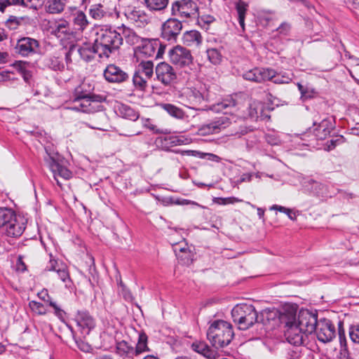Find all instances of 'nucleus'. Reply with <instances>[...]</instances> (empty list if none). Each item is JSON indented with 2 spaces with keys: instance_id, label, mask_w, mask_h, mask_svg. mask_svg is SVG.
Masks as SVG:
<instances>
[{
  "instance_id": "f257e3e1",
  "label": "nucleus",
  "mask_w": 359,
  "mask_h": 359,
  "mask_svg": "<svg viewBox=\"0 0 359 359\" xmlns=\"http://www.w3.org/2000/svg\"><path fill=\"white\" fill-rule=\"evenodd\" d=\"M236 107V101L232 97H227L222 102L212 105L210 108L211 110L217 113L222 112L224 115L215 118L208 123L202 125L198 128V134L203 136L216 134L229 127L231 123V121L227 114L234 113Z\"/></svg>"
},
{
  "instance_id": "f03ea898",
  "label": "nucleus",
  "mask_w": 359,
  "mask_h": 359,
  "mask_svg": "<svg viewBox=\"0 0 359 359\" xmlns=\"http://www.w3.org/2000/svg\"><path fill=\"white\" fill-rule=\"evenodd\" d=\"M234 337L231 324L223 320L212 321L207 331V337L215 348L228 346Z\"/></svg>"
},
{
  "instance_id": "7ed1b4c3",
  "label": "nucleus",
  "mask_w": 359,
  "mask_h": 359,
  "mask_svg": "<svg viewBox=\"0 0 359 359\" xmlns=\"http://www.w3.org/2000/svg\"><path fill=\"white\" fill-rule=\"evenodd\" d=\"M95 41L101 49L102 55L109 57L110 54L120 48L123 43V37L116 29L109 27L101 29L97 33Z\"/></svg>"
},
{
  "instance_id": "20e7f679",
  "label": "nucleus",
  "mask_w": 359,
  "mask_h": 359,
  "mask_svg": "<svg viewBox=\"0 0 359 359\" xmlns=\"http://www.w3.org/2000/svg\"><path fill=\"white\" fill-rule=\"evenodd\" d=\"M231 317L239 330H247L257 323L258 315L254 306L241 304L232 309Z\"/></svg>"
},
{
  "instance_id": "39448f33",
  "label": "nucleus",
  "mask_w": 359,
  "mask_h": 359,
  "mask_svg": "<svg viewBox=\"0 0 359 359\" xmlns=\"http://www.w3.org/2000/svg\"><path fill=\"white\" fill-rule=\"evenodd\" d=\"M313 135L312 139L309 140L308 137L311 136L309 132H306L301 135L300 140L302 145L310 146L311 141L313 139L323 140L330 135L331 132L334 129V120L332 116H327L323 118L320 122H313Z\"/></svg>"
},
{
  "instance_id": "423d86ee",
  "label": "nucleus",
  "mask_w": 359,
  "mask_h": 359,
  "mask_svg": "<svg viewBox=\"0 0 359 359\" xmlns=\"http://www.w3.org/2000/svg\"><path fill=\"white\" fill-rule=\"evenodd\" d=\"M102 97L90 93H81L73 100L67 108L76 111L94 113L100 110Z\"/></svg>"
},
{
  "instance_id": "0eeeda50",
  "label": "nucleus",
  "mask_w": 359,
  "mask_h": 359,
  "mask_svg": "<svg viewBox=\"0 0 359 359\" xmlns=\"http://www.w3.org/2000/svg\"><path fill=\"white\" fill-rule=\"evenodd\" d=\"M208 100V94L205 90L201 91L196 88H187L182 95V104L195 110L205 109Z\"/></svg>"
},
{
  "instance_id": "6e6552de",
  "label": "nucleus",
  "mask_w": 359,
  "mask_h": 359,
  "mask_svg": "<svg viewBox=\"0 0 359 359\" xmlns=\"http://www.w3.org/2000/svg\"><path fill=\"white\" fill-rule=\"evenodd\" d=\"M47 156L44 157L45 161L48 163L51 172L53 174L54 180L57 184L61 187V183L57 177H61L65 180H69L72 177V172L66 167L61 165L59 162V154L55 152L49 147H45Z\"/></svg>"
},
{
  "instance_id": "1a4fd4ad",
  "label": "nucleus",
  "mask_w": 359,
  "mask_h": 359,
  "mask_svg": "<svg viewBox=\"0 0 359 359\" xmlns=\"http://www.w3.org/2000/svg\"><path fill=\"white\" fill-rule=\"evenodd\" d=\"M171 14L181 19L195 18L198 15V7L193 0H177L172 3Z\"/></svg>"
},
{
  "instance_id": "9d476101",
  "label": "nucleus",
  "mask_w": 359,
  "mask_h": 359,
  "mask_svg": "<svg viewBox=\"0 0 359 359\" xmlns=\"http://www.w3.org/2000/svg\"><path fill=\"white\" fill-rule=\"evenodd\" d=\"M15 53L21 57H29L41 53V46L38 40L23 36L18 39L14 47Z\"/></svg>"
},
{
  "instance_id": "9b49d317",
  "label": "nucleus",
  "mask_w": 359,
  "mask_h": 359,
  "mask_svg": "<svg viewBox=\"0 0 359 359\" xmlns=\"http://www.w3.org/2000/svg\"><path fill=\"white\" fill-rule=\"evenodd\" d=\"M168 55L170 61L179 67H189L193 63L194 58L191 51L181 46L178 45L170 49Z\"/></svg>"
},
{
  "instance_id": "f8f14e48",
  "label": "nucleus",
  "mask_w": 359,
  "mask_h": 359,
  "mask_svg": "<svg viewBox=\"0 0 359 359\" xmlns=\"http://www.w3.org/2000/svg\"><path fill=\"white\" fill-rule=\"evenodd\" d=\"M165 46H162L158 39H143L136 47L135 52L144 57H159L163 53Z\"/></svg>"
},
{
  "instance_id": "ddd939ff",
  "label": "nucleus",
  "mask_w": 359,
  "mask_h": 359,
  "mask_svg": "<svg viewBox=\"0 0 359 359\" xmlns=\"http://www.w3.org/2000/svg\"><path fill=\"white\" fill-rule=\"evenodd\" d=\"M126 18L136 27H144L151 21V17L143 9L136 6H128L124 10Z\"/></svg>"
},
{
  "instance_id": "4468645a",
  "label": "nucleus",
  "mask_w": 359,
  "mask_h": 359,
  "mask_svg": "<svg viewBox=\"0 0 359 359\" xmlns=\"http://www.w3.org/2000/svg\"><path fill=\"white\" fill-rule=\"evenodd\" d=\"M182 29V22L177 18H169L161 27V38L170 43L175 42Z\"/></svg>"
},
{
  "instance_id": "2eb2a0df",
  "label": "nucleus",
  "mask_w": 359,
  "mask_h": 359,
  "mask_svg": "<svg viewBox=\"0 0 359 359\" xmlns=\"http://www.w3.org/2000/svg\"><path fill=\"white\" fill-rule=\"evenodd\" d=\"M315 332L319 341L326 343L332 340L335 337V327L332 321L327 318L318 320Z\"/></svg>"
},
{
  "instance_id": "dca6fc26",
  "label": "nucleus",
  "mask_w": 359,
  "mask_h": 359,
  "mask_svg": "<svg viewBox=\"0 0 359 359\" xmlns=\"http://www.w3.org/2000/svg\"><path fill=\"white\" fill-rule=\"evenodd\" d=\"M155 73L156 79L165 86L170 85L177 79V74L173 67L165 62L157 65Z\"/></svg>"
},
{
  "instance_id": "f3484780",
  "label": "nucleus",
  "mask_w": 359,
  "mask_h": 359,
  "mask_svg": "<svg viewBox=\"0 0 359 359\" xmlns=\"http://www.w3.org/2000/svg\"><path fill=\"white\" fill-rule=\"evenodd\" d=\"M317 316L308 310L301 311L298 315V326L306 334L314 332L318 324Z\"/></svg>"
},
{
  "instance_id": "a211bd4d",
  "label": "nucleus",
  "mask_w": 359,
  "mask_h": 359,
  "mask_svg": "<svg viewBox=\"0 0 359 359\" xmlns=\"http://www.w3.org/2000/svg\"><path fill=\"white\" fill-rule=\"evenodd\" d=\"M74 320L80 329L81 334L84 337L89 334L90 331L95 327V320L88 311H78L75 315Z\"/></svg>"
},
{
  "instance_id": "6ab92c4d",
  "label": "nucleus",
  "mask_w": 359,
  "mask_h": 359,
  "mask_svg": "<svg viewBox=\"0 0 359 359\" xmlns=\"http://www.w3.org/2000/svg\"><path fill=\"white\" fill-rule=\"evenodd\" d=\"M25 229V222L23 218L17 217L16 214L13 218L11 219L2 228V233L11 238L20 237Z\"/></svg>"
},
{
  "instance_id": "aec40b11",
  "label": "nucleus",
  "mask_w": 359,
  "mask_h": 359,
  "mask_svg": "<svg viewBox=\"0 0 359 359\" xmlns=\"http://www.w3.org/2000/svg\"><path fill=\"white\" fill-rule=\"evenodd\" d=\"M103 76L107 82L112 83H123L129 78L128 74L125 71L113 64L107 66L103 72Z\"/></svg>"
},
{
  "instance_id": "412c9836",
  "label": "nucleus",
  "mask_w": 359,
  "mask_h": 359,
  "mask_svg": "<svg viewBox=\"0 0 359 359\" xmlns=\"http://www.w3.org/2000/svg\"><path fill=\"white\" fill-rule=\"evenodd\" d=\"M286 327L285 337L288 343L294 346H300L303 344L304 335L306 333L295 323H287Z\"/></svg>"
},
{
  "instance_id": "4be33fe9",
  "label": "nucleus",
  "mask_w": 359,
  "mask_h": 359,
  "mask_svg": "<svg viewBox=\"0 0 359 359\" xmlns=\"http://www.w3.org/2000/svg\"><path fill=\"white\" fill-rule=\"evenodd\" d=\"M76 52L80 55L81 57L86 61L93 60L95 55H97L100 58L104 57L102 55L100 48L97 46V43L95 41L94 44L84 43L79 48L76 47Z\"/></svg>"
},
{
  "instance_id": "5701e85b",
  "label": "nucleus",
  "mask_w": 359,
  "mask_h": 359,
  "mask_svg": "<svg viewBox=\"0 0 359 359\" xmlns=\"http://www.w3.org/2000/svg\"><path fill=\"white\" fill-rule=\"evenodd\" d=\"M45 270L49 271H55L57 273L60 279L66 284L67 282H71L67 265L62 262H59L58 260L52 259L51 255L50 259Z\"/></svg>"
},
{
  "instance_id": "b1692460",
  "label": "nucleus",
  "mask_w": 359,
  "mask_h": 359,
  "mask_svg": "<svg viewBox=\"0 0 359 359\" xmlns=\"http://www.w3.org/2000/svg\"><path fill=\"white\" fill-rule=\"evenodd\" d=\"M271 68H254L243 74L244 79L257 83H262L270 78Z\"/></svg>"
},
{
  "instance_id": "393cba45",
  "label": "nucleus",
  "mask_w": 359,
  "mask_h": 359,
  "mask_svg": "<svg viewBox=\"0 0 359 359\" xmlns=\"http://www.w3.org/2000/svg\"><path fill=\"white\" fill-rule=\"evenodd\" d=\"M248 116L255 121L269 119L270 116L267 114L265 105L259 101H252L248 109Z\"/></svg>"
},
{
  "instance_id": "a878e982",
  "label": "nucleus",
  "mask_w": 359,
  "mask_h": 359,
  "mask_svg": "<svg viewBox=\"0 0 359 359\" xmlns=\"http://www.w3.org/2000/svg\"><path fill=\"white\" fill-rule=\"evenodd\" d=\"M189 140L183 136H163L157 139L158 146L163 150L168 151L172 147L185 144Z\"/></svg>"
},
{
  "instance_id": "bb28decb",
  "label": "nucleus",
  "mask_w": 359,
  "mask_h": 359,
  "mask_svg": "<svg viewBox=\"0 0 359 359\" xmlns=\"http://www.w3.org/2000/svg\"><path fill=\"white\" fill-rule=\"evenodd\" d=\"M115 112L119 116L135 121L139 118V114L130 106L123 104L118 103L115 106Z\"/></svg>"
},
{
  "instance_id": "cd10ccee",
  "label": "nucleus",
  "mask_w": 359,
  "mask_h": 359,
  "mask_svg": "<svg viewBox=\"0 0 359 359\" xmlns=\"http://www.w3.org/2000/svg\"><path fill=\"white\" fill-rule=\"evenodd\" d=\"M191 349L203 355L204 358L208 359H215L217 356V352L211 348L204 341H195L192 343L191 346Z\"/></svg>"
},
{
  "instance_id": "c85d7f7f",
  "label": "nucleus",
  "mask_w": 359,
  "mask_h": 359,
  "mask_svg": "<svg viewBox=\"0 0 359 359\" xmlns=\"http://www.w3.org/2000/svg\"><path fill=\"white\" fill-rule=\"evenodd\" d=\"M302 187L306 192L313 196H320L324 194L325 186L312 179H304L302 182Z\"/></svg>"
},
{
  "instance_id": "c756f323",
  "label": "nucleus",
  "mask_w": 359,
  "mask_h": 359,
  "mask_svg": "<svg viewBox=\"0 0 359 359\" xmlns=\"http://www.w3.org/2000/svg\"><path fill=\"white\" fill-rule=\"evenodd\" d=\"M203 41L201 33L196 30H190L184 33L182 41L184 45L189 47H198Z\"/></svg>"
},
{
  "instance_id": "7c9ffc66",
  "label": "nucleus",
  "mask_w": 359,
  "mask_h": 359,
  "mask_svg": "<svg viewBox=\"0 0 359 359\" xmlns=\"http://www.w3.org/2000/svg\"><path fill=\"white\" fill-rule=\"evenodd\" d=\"M12 67L23 78L27 83H30L32 72L29 68V63L25 61H15Z\"/></svg>"
},
{
  "instance_id": "2f4dec72",
  "label": "nucleus",
  "mask_w": 359,
  "mask_h": 359,
  "mask_svg": "<svg viewBox=\"0 0 359 359\" xmlns=\"http://www.w3.org/2000/svg\"><path fill=\"white\" fill-rule=\"evenodd\" d=\"M44 64L46 67L55 72H62L65 67L62 55H53L47 57L44 60Z\"/></svg>"
},
{
  "instance_id": "473e14b6",
  "label": "nucleus",
  "mask_w": 359,
  "mask_h": 359,
  "mask_svg": "<svg viewBox=\"0 0 359 359\" xmlns=\"http://www.w3.org/2000/svg\"><path fill=\"white\" fill-rule=\"evenodd\" d=\"M271 71L272 73L270 74V78L267 81H271L276 84H283L289 83L292 80L293 74L290 72H276L273 69H271Z\"/></svg>"
},
{
  "instance_id": "72a5a7b5",
  "label": "nucleus",
  "mask_w": 359,
  "mask_h": 359,
  "mask_svg": "<svg viewBox=\"0 0 359 359\" xmlns=\"http://www.w3.org/2000/svg\"><path fill=\"white\" fill-rule=\"evenodd\" d=\"M174 251L179 259L182 261L184 264H189L191 260V252L185 244L184 246L177 245L174 248Z\"/></svg>"
},
{
  "instance_id": "f704fd0d",
  "label": "nucleus",
  "mask_w": 359,
  "mask_h": 359,
  "mask_svg": "<svg viewBox=\"0 0 359 359\" xmlns=\"http://www.w3.org/2000/svg\"><path fill=\"white\" fill-rule=\"evenodd\" d=\"M236 9L238 13V23L242 28V30H245V19L246 12L248 11V4L243 0H238L236 3Z\"/></svg>"
},
{
  "instance_id": "c9c22d12",
  "label": "nucleus",
  "mask_w": 359,
  "mask_h": 359,
  "mask_svg": "<svg viewBox=\"0 0 359 359\" xmlns=\"http://www.w3.org/2000/svg\"><path fill=\"white\" fill-rule=\"evenodd\" d=\"M161 107L169 115L175 118L182 120L187 117L185 112L181 108L172 104L165 103L163 104Z\"/></svg>"
},
{
  "instance_id": "e433bc0d",
  "label": "nucleus",
  "mask_w": 359,
  "mask_h": 359,
  "mask_svg": "<svg viewBox=\"0 0 359 359\" xmlns=\"http://www.w3.org/2000/svg\"><path fill=\"white\" fill-rule=\"evenodd\" d=\"M65 6V0H48L45 4L46 11L52 14L61 13L63 11Z\"/></svg>"
},
{
  "instance_id": "4c0bfd02",
  "label": "nucleus",
  "mask_w": 359,
  "mask_h": 359,
  "mask_svg": "<svg viewBox=\"0 0 359 359\" xmlns=\"http://www.w3.org/2000/svg\"><path fill=\"white\" fill-rule=\"evenodd\" d=\"M148 337L144 332H140L138 335V340L135 349V355L149 351L148 347Z\"/></svg>"
},
{
  "instance_id": "58836bf2",
  "label": "nucleus",
  "mask_w": 359,
  "mask_h": 359,
  "mask_svg": "<svg viewBox=\"0 0 359 359\" xmlns=\"http://www.w3.org/2000/svg\"><path fill=\"white\" fill-rule=\"evenodd\" d=\"M144 6L150 11H162L168 4V0H144Z\"/></svg>"
},
{
  "instance_id": "ea45409f",
  "label": "nucleus",
  "mask_w": 359,
  "mask_h": 359,
  "mask_svg": "<svg viewBox=\"0 0 359 359\" xmlns=\"http://www.w3.org/2000/svg\"><path fill=\"white\" fill-rule=\"evenodd\" d=\"M139 74L144 75L146 77H152L154 75V63L150 60L142 61L136 70Z\"/></svg>"
},
{
  "instance_id": "a19ab883",
  "label": "nucleus",
  "mask_w": 359,
  "mask_h": 359,
  "mask_svg": "<svg viewBox=\"0 0 359 359\" xmlns=\"http://www.w3.org/2000/svg\"><path fill=\"white\" fill-rule=\"evenodd\" d=\"M123 34L125 37L126 43L132 46H138L143 40V38H141L137 35V34L133 29L129 28L123 29Z\"/></svg>"
},
{
  "instance_id": "79ce46f5",
  "label": "nucleus",
  "mask_w": 359,
  "mask_h": 359,
  "mask_svg": "<svg viewBox=\"0 0 359 359\" xmlns=\"http://www.w3.org/2000/svg\"><path fill=\"white\" fill-rule=\"evenodd\" d=\"M116 349L117 352L122 356L132 357L135 355L134 348L129 345L126 341H121L117 343Z\"/></svg>"
},
{
  "instance_id": "37998d69",
  "label": "nucleus",
  "mask_w": 359,
  "mask_h": 359,
  "mask_svg": "<svg viewBox=\"0 0 359 359\" xmlns=\"http://www.w3.org/2000/svg\"><path fill=\"white\" fill-rule=\"evenodd\" d=\"M15 215V212L11 208H0V229H2Z\"/></svg>"
},
{
  "instance_id": "c03bdc74",
  "label": "nucleus",
  "mask_w": 359,
  "mask_h": 359,
  "mask_svg": "<svg viewBox=\"0 0 359 359\" xmlns=\"http://www.w3.org/2000/svg\"><path fill=\"white\" fill-rule=\"evenodd\" d=\"M74 24L76 29L83 31L88 25L86 15L83 12H78L74 18Z\"/></svg>"
},
{
  "instance_id": "a18cd8bd",
  "label": "nucleus",
  "mask_w": 359,
  "mask_h": 359,
  "mask_svg": "<svg viewBox=\"0 0 359 359\" xmlns=\"http://www.w3.org/2000/svg\"><path fill=\"white\" fill-rule=\"evenodd\" d=\"M69 23L65 20H61L55 24L53 28V33L57 37H61L69 33Z\"/></svg>"
},
{
  "instance_id": "49530a36",
  "label": "nucleus",
  "mask_w": 359,
  "mask_h": 359,
  "mask_svg": "<svg viewBox=\"0 0 359 359\" xmlns=\"http://www.w3.org/2000/svg\"><path fill=\"white\" fill-rule=\"evenodd\" d=\"M206 53L209 61L215 65L220 64L222 60V55L217 48H209Z\"/></svg>"
},
{
  "instance_id": "de8ad7c7",
  "label": "nucleus",
  "mask_w": 359,
  "mask_h": 359,
  "mask_svg": "<svg viewBox=\"0 0 359 359\" xmlns=\"http://www.w3.org/2000/svg\"><path fill=\"white\" fill-rule=\"evenodd\" d=\"M270 210H277V211H279L280 212H283L285 215H287V217L291 220L294 221L297 219V212H295L293 210L287 208H285L284 206H281V205H273L270 208Z\"/></svg>"
},
{
  "instance_id": "09e8293b",
  "label": "nucleus",
  "mask_w": 359,
  "mask_h": 359,
  "mask_svg": "<svg viewBox=\"0 0 359 359\" xmlns=\"http://www.w3.org/2000/svg\"><path fill=\"white\" fill-rule=\"evenodd\" d=\"M105 13L103 6L101 4L93 5L90 9V15L95 20H100L104 16Z\"/></svg>"
},
{
  "instance_id": "8fccbe9b",
  "label": "nucleus",
  "mask_w": 359,
  "mask_h": 359,
  "mask_svg": "<svg viewBox=\"0 0 359 359\" xmlns=\"http://www.w3.org/2000/svg\"><path fill=\"white\" fill-rule=\"evenodd\" d=\"M346 139L343 135L332 136L330 140L327 142V149L328 151L334 149L337 146L345 142Z\"/></svg>"
},
{
  "instance_id": "3c124183",
  "label": "nucleus",
  "mask_w": 359,
  "mask_h": 359,
  "mask_svg": "<svg viewBox=\"0 0 359 359\" xmlns=\"http://www.w3.org/2000/svg\"><path fill=\"white\" fill-rule=\"evenodd\" d=\"M48 304L54 310V314L62 321L65 320L66 312L60 308V306L53 300H48Z\"/></svg>"
},
{
  "instance_id": "603ef678",
  "label": "nucleus",
  "mask_w": 359,
  "mask_h": 359,
  "mask_svg": "<svg viewBox=\"0 0 359 359\" xmlns=\"http://www.w3.org/2000/svg\"><path fill=\"white\" fill-rule=\"evenodd\" d=\"M29 306L31 310L38 315H45L46 313V309L43 304L36 301H30Z\"/></svg>"
},
{
  "instance_id": "864d4df0",
  "label": "nucleus",
  "mask_w": 359,
  "mask_h": 359,
  "mask_svg": "<svg viewBox=\"0 0 359 359\" xmlns=\"http://www.w3.org/2000/svg\"><path fill=\"white\" fill-rule=\"evenodd\" d=\"M133 81L134 86L140 90H144L147 87V81L136 72L134 74Z\"/></svg>"
},
{
  "instance_id": "5fc2aeb1",
  "label": "nucleus",
  "mask_w": 359,
  "mask_h": 359,
  "mask_svg": "<svg viewBox=\"0 0 359 359\" xmlns=\"http://www.w3.org/2000/svg\"><path fill=\"white\" fill-rule=\"evenodd\" d=\"M348 332L351 340L353 343L359 344V323L351 325L349 327Z\"/></svg>"
},
{
  "instance_id": "6e6d98bb",
  "label": "nucleus",
  "mask_w": 359,
  "mask_h": 359,
  "mask_svg": "<svg viewBox=\"0 0 359 359\" xmlns=\"http://www.w3.org/2000/svg\"><path fill=\"white\" fill-rule=\"evenodd\" d=\"M22 18H17L15 16H10V18L6 21V26L11 30H15L18 29L20 25Z\"/></svg>"
},
{
  "instance_id": "4d7b16f0",
  "label": "nucleus",
  "mask_w": 359,
  "mask_h": 359,
  "mask_svg": "<svg viewBox=\"0 0 359 359\" xmlns=\"http://www.w3.org/2000/svg\"><path fill=\"white\" fill-rule=\"evenodd\" d=\"M287 355L289 359H300L302 357V348L300 346H294L288 350Z\"/></svg>"
},
{
  "instance_id": "13d9d810",
  "label": "nucleus",
  "mask_w": 359,
  "mask_h": 359,
  "mask_svg": "<svg viewBox=\"0 0 359 359\" xmlns=\"http://www.w3.org/2000/svg\"><path fill=\"white\" fill-rule=\"evenodd\" d=\"M31 0H8L5 2V8L10 5L21 6L23 7H28L29 3Z\"/></svg>"
},
{
  "instance_id": "bf43d9fd",
  "label": "nucleus",
  "mask_w": 359,
  "mask_h": 359,
  "mask_svg": "<svg viewBox=\"0 0 359 359\" xmlns=\"http://www.w3.org/2000/svg\"><path fill=\"white\" fill-rule=\"evenodd\" d=\"M76 46H71L69 48V50L65 53V60L66 65L67 66V68H69V65L72 62V55L76 52Z\"/></svg>"
},
{
  "instance_id": "052dcab7",
  "label": "nucleus",
  "mask_w": 359,
  "mask_h": 359,
  "mask_svg": "<svg viewBox=\"0 0 359 359\" xmlns=\"http://www.w3.org/2000/svg\"><path fill=\"white\" fill-rule=\"evenodd\" d=\"M213 201L215 203H216L219 205H227V204L233 203L238 201V200L234 197H228V198L218 197V198H215Z\"/></svg>"
},
{
  "instance_id": "680f3d73",
  "label": "nucleus",
  "mask_w": 359,
  "mask_h": 359,
  "mask_svg": "<svg viewBox=\"0 0 359 359\" xmlns=\"http://www.w3.org/2000/svg\"><path fill=\"white\" fill-rule=\"evenodd\" d=\"M339 339L341 350L346 351V339L344 333V330L339 325Z\"/></svg>"
},
{
  "instance_id": "e2e57ef3",
  "label": "nucleus",
  "mask_w": 359,
  "mask_h": 359,
  "mask_svg": "<svg viewBox=\"0 0 359 359\" xmlns=\"http://www.w3.org/2000/svg\"><path fill=\"white\" fill-rule=\"evenodd\" d=\"M290 25L287 22H283L277 29L276 31L279 34L286 36L290 30Z\"/></svg>"
},
{
  "instance_id": "0e129e2a",
  "label": "nucleus",
  "mask_w": 359,
  "mask_h": 359,
  "mask_svg": "<svg viewBox=\"0 0 359 359\" xmlns=\"http://www.w3.org/2000/svg\"><path fill=\"white\" fill-rule=\"evenodd\" d=\"M297 87H298V89H299L301 95H302V97H304V98L311 97V95L309 94L307 89L304 86H302L301 83H298Z\"/></svg>"
},
{
  "instance_id": "69168bd1",
  "label": "nucleus",
  "mask_w": 359,
  "mask_h": 359,
  "mask_svg": "<svg viewBox=\"0 0 359 359\" xmlns=\"http://www.w3.org/2000/svg\"><path fill=\"white\" fill-rule=\"evenodd\" d=\"M266 141L271 145H276L278 144L279 140L274 135H266L265 136Z\"/></svg>"
},
{
  "instance_id": "338daca9",
  "label": "nucleus",
  "mask_w": 359,
  "mask_h": 359,
  "mask_svg": "<svg viewBox=\"0 0 359 359\" xmlns=\"http://www.w3.org/2000/svg\"><path fill=\"white\" fill-rule=\"evenodd\" d=\"M38 296L40 299H41L43 301L46 302L48 303V300H52V299L49 297L47 292H41L38 294Z\"/></svg>"
},
{
  "instance_id": "774afa93",
  "label": "nucleus",
  "mask_w": 359,
  "mask_h": 359,
  "mask_svg": "<svg viewBox=\"0 0 359 359\" xmlns=\"http://www.w3.org/2000/svg\"><path fill=\"white\" fill-rule=\"evenodd\" d=\"M351 134L359 136V123L355 124V126L351 129Z\"/></svg>"
}]
</instances>
